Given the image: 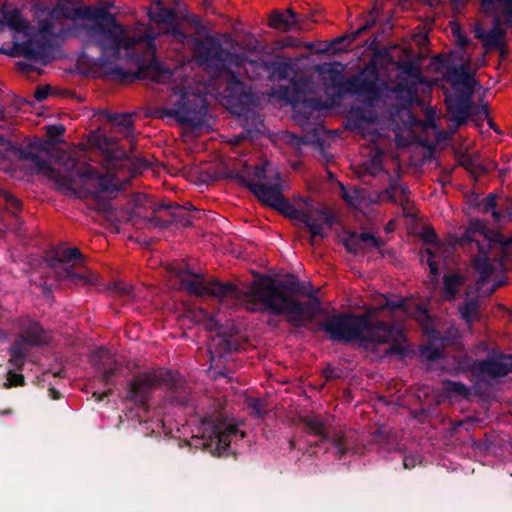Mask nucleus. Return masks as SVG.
Here are the masks:
<instances>
[{"mask_svg": "<svg viewBox=\"0 0 512 512\" xmlns=\"http://www.w3.org/2000/svg\"><path fill=\"white\" fill-rule=\"evenodd\" d=\"M0 197L6 202V204L14 210L20 209V201L9 191L0 189Z\"/></svg>", "mask_w": 512, "mask_h": 512, "instance_id": "32", "label": "nucleus"}, {"mask_svg": "<svg viewBox=\"0 0 512 512\" xmlns=\"http://www.w3.org/2000/svg\"><path fill=\"white\" fill-rule=\"evenodd\" d=\"M177 276L181 288L189 293L199 296L212 295L220 298L221 302L226 304L234 301L235 305L243 306L252 312L284 314L287 316V320L295 326H302L309 321L317 306L316 303L301 304L293 301L269 277H260L243 290L231 284L205 283L200 275L182 270L177 272Z\"/></svg>", "mask_w": 512, "mask_h": 512, "instance_id": "3", "label": "nucleus"}, {"mask_svg": "<svg viewBox=\"0 0 512 512\" xmlns=\"http://www.w3.org/2000/svg\"><path fill=\"white\" fill-rule=\"evenodd\" d=\"M449 385H450V389L452 391H455V392H458V393H465L466 392V387L463 384H461V383L451 382Z\"/></svg>", "mask_w": 512, "mask_h": 512, "instance_id": "42", "label": "nucleus"}, {"mask_svg": "<svg viewBox=\"0 0 512 512\" xmlns=\"http://www.w3.org/2000/svg\"><path fill=\"white\" fill-rule=\"evenodd\" d=\"M464 283L465 278L461 275H445L443 279L444 299L448 301L453 300Z\"/></svg>", "mask_w": 512, "mask_h": 512, "instance_id": "25", "label": "nucleus"}, {"mask_svg": "<svg viewBox=\"0 0 512 512\" xmlns=\"http://www.w3.org/2000/svg\"><path fill=\"white\" fill-rule=\"evenodd\" d=\"M477 116L480 118V119H485L488 117V110H487V107L485 105L481 106V107H478L477 108Z\"/></svg>", "mask_w": 512, "mask_h": 512, "instance_id": "43", "label": "nucleus"}, {"mask_svg": "<svg viewBox=\"0 0 512 512\" xmlns=\"http://www.w3.org/2000/svg\"><path fill=\"white\" fill-rule=\"evenodd\" d=\"M451 31L458 49L435 56L430 66L441 73L458 93L457 96H448L446 104L450 120L460 126L467 122L472 112L471 97L476 84L474 74L480 64L474 63L466 51L468 40L456 22L451 23Z\"/></svg>", "mask_w": 512, "mask_h": 512, "instance_id": "7", "label": "nucleus"}, {"mask_svg": "<svg viewBox=\"0 0 512 512\" xmlns=\"http://www.w3.org/2000/svg\"><path fill=\"white\" fill-rule=\"evenodd\" d=\"M500 285H501V282H497V283L493 284L492 289L494 290V289L498 288Z\"/></svg>", "mask_w": 512, "mask_h": 512, "instance_id": "49", "label": "nucleus"}, {"mask_svg": "<svg viewBox=\"0 0 512 512\" xmlns=\"http://www.w3.org/2000/svg\"><path fill=\"white\" fill-rule=\"evenodd\" d=\"M93 362L97 366L98 370L101 371L102 377L107 383L110 382L112 376L115 375L116 371L119 369L114 356L109 352V350L104 348H101L96 352Z\"/></svg>", "mask_w": 512, "mask_h": 512, "instance_id": "23", "label": "nucleus"}, {"mask_svg": "<svg viewBox=\"0 0 512 512\" xmlns=\"http://www.w3.org/2000/svg\"><path fill=\"white\" fill-rule=\"evenodd\" d=\"M24 384V377L22 374H17L12 371L8 372L7 382L3 384L5 388L13 386H22Z\"/></svg>", "mask_w": 512, "mask_h": 512, "instance_id": "33", "label": "nucleus"}, {"mask_svg": "<svg viewBox=\"0 0 512 512\" xmlns=\"http://www.w3.org/2000/svg\"><path fill=\"white\" fill-rule=\"evenodd\" d=\"M251 406L256 411L257 414H261L262 413V405H261V401L260 400H258V399L253 400Z\"/></svg>", "mask_w": 512, "mask_h": 512, "instance_id": "44", "label": "nucleus"}, {"mask_svg": "<svg viewBox=\"0 0 512 512\" xmlns=\"http://www.w3.org/2000/svg\"><path fill=\"white\" fill-rule=\"evenodd\" d=\"M257 124H258L259 126H263L262 121H261V120H259V119L257 120Z\"/></svg>", "mask_w": 512, "mask_h": 512, "instance_id": "52", "label": "nucleus"}, {"mask_svg": "<svg viewBox=\"0 0 512 512\" xmlns=\"http://www.w3.org/2000/svg\"><path fill=\"white\" fill-rule=\"evenodd\" d=\"M477 312L478 303L474 300L465 302V304L460 308L461 316L467 323H471L475 319Z\"/></svg>", "mask_w": 512, "mask_h": 512, "instance_id": "29", "label": "nucleus"}, {"mask_svg": "<svg viewBox=\"0 0 512 512\" xmlns=\"http://www.w3.org/2000/svg\"><path fill=\"white\" fill-rule=\"evenodd\" d=\"M212 3V0H204L205 6H210Z\"/></svg>", "mask_w": 512, "mask_h": 512, "instance_id": "50", "label": "nucleus"}, {"mask_svg": "<svg viewBox=\"0 0 512 512\" xmlns=\"http://www.w3.org/2000/svg\"><path fill=\"white\" fill-rule=\"evenodd\" d=\"M481 5L498 24L512 23V0H482Z\"/></svg>", "mask_w": 512, "mask_h": 512, "instance_id": "19", "label": "nucleus"}, {"mask_svg": "<svg viewBox=\"0 0 512 512\" xmlns=\"http://www.w3.org/2000/svg\"><path fill=\"white\" fill-rule=\"evenodd\" d=\"M64 128L62 125H52L47 127V134L50 137L58 136L63 134Z\"/></svg>", "mask_w": 512, "mask_h": 512, "instance_id": "40", "label": "nucleus"}, {"mask_svg": "<svg viewBox=\"0 0 512 512\" xmlns=\"http://www.w3.org/2000/svg\"><path fill=\"white\" fill-rule=\"evenodd\" d=\"M47 340L48 336L38 323L30 319L23 320L21 323L19 339L10 348V363L14 367L20 369L23 365L27 348L44 344Z\"/></svg>", "mask_w": 512, "mask_h": 512, "instance_id": "13", "label": "nucleus"}, {"mask_svg": "<svg viewBox=\"0 0 512 512\" xmlns=\"http://www.w3.org/2000/svg\"><path fill=\"white\" fill-rule=\"evenodd\" d=\"M269 26L282 32L306 29L303 20L292 9L272 12L269 16Z\"/></svg>", "mask_w": 512, "mask_h": 512, "instance_id": "18", "label": "nucleus"}, {"mask_svg": "<svg viewBox=\"0 0 512 512\" xmlns=\"http://www.w3.org/2000/svg\"><path fill=\"white\" fill-rule=\"evenodd\" d=\"M282 140L297 151H300L302 147L308 143L305 139L300 138L291 132H284L282 134Z\"/></svg>", "mask_w": 512, "mask_h": 512, "instance_id": "30", "label": "nucleus"}, {"mask_svg": "<svg viewBox=\"0 0 512 512\" xmlns=\"http://www.w3.org/2000/svg\"><path fill=\"white\" fill-rule=\"evenodd\" d=\"M373 106L369 104L361 115L357 112L351 116L353 128L357 129L364 137L376 143L380 134L378 127L380 126V118L372 111Z\"/></svg>", "mask_w": 512, "mask_h": 512, "instance_id": "15", "label": "nucleus"}, {"mask_svg": "<svg viewBox=\"0 0 512 512\" xmlns=\"http://www.w3.org/2000/svg\"><path fill=\"white\" fill-rule=\"evenodd\" d=\"M421 355L428 360H435L441 357V352L438 349L425 346L421 350Z\"/></svg>", "mask_w": 512, "mask_h": 512, "instance_id": "36", "label": "nucleus"}, {"mask_svg": "<svg viewBox=\"0 0 512 512\" xmlns=\"http://www.w3.org/2000/svg\"><path fill=\"white\" fill-rule=\"evenodd\" d=\"M162 379V371L144 372L132 381L129 387V397L138 403H144L148 392Z\"/></svg>", "mask_w": 512, "mask_h": 512, "instance_id": "16", "label": "nucleus"}, {"mask_svg": "<svg viewBox=\"0 0 512 512\" xmlns=\"http://www.w3.org/2000/svg\"><path fill=\"white\" fill-rule=\"evenodd\" d=\"M495 207H496V199H495V196L493 194H490L485 200H484V203H483V209L484 211L488 212V211H491L492 212V215L494 217L495 220H499L500 219V214L495 210Z\"/></svg>", "mask_w": 512, "mask_h": 512, "instance_id": "34", "label": "nucleus"}, {"mask_svg": "<svg viewBox=\"0 0 512 512\" xmlns=\"http://www.w3.org/2000/svg\"><path fill=\"white\" fill-rule=\"evenodd\" d=\"M148 9L151 30L143 35L136 28L118 24L115 17L101 7H89L85 16L94 24L88 28L87 48L96 47L100 55L95 64L113 71L120 60L132 62L138 78L159 84H170L175 100L165 113L181 122L193 121V113L202 107L203 96L221 101L238 117L255 118L259 96L246 89L237 75H249L263 68L262 63L246 56L225 51L213 37L203 40L178 31L174 25L175 11L161 6Z\"/></svg>", "mask_w": 512, "mask_h": 512, "instance_id": "1", "label": "nucleus"}, {"mask_svg": "<svg viewBox=\"0 0 512 512\" xmlns=\"http://www.w3.org/2000/svg\"><path fill=\"white\" fill-rule=\"evenodd\" d=\"M441 2L442 0H429V4L433 7H437Z\"/></svg>", "mask_w": 512, "mask_h": 512, "instance_id": "46", "label": "nucleus"}, {"mask_svg": "<svg viewBox=\"0 0 512 512\" xmlns=\"http://www.w3.org/2000/svg\"><path fill=\"white\" fill-rule=\"evenodd\" d=\"M475 370L481 375L491 378L506 376L512 372V356L479 361L475 364Z\"/></svg>", "mask_w": 512, "mask_h": 512, "instance_id": "17", "label": "nucleus"}, {"mask_svg": "<svg viewBox=\"0 0 512 512\" xmlns=\"http://www.w3.org/2000/svg\"><path fill=\"white\" fill-rule=\"evenodd\" d=\"M460 244H468L471 250L479 253L474 258V266L479 273L478 284L483 286L506 262V250L512 245V237L489 231L479 220L472 221L459 239Z\"/></svg>", "mask_w": 512, "mask_h": 512, "instance_id": "9", "label": "nucleus"}, {"mask_svg": "<svg viewBox=\"0 0 512 512\" xmlns=\"http://www.w3.org/2000/svg\"><path fill=\"white\" fill-rule=\"evenodd\" d=\"M112 120L115 125L122 126L125 131H129L131 128V117L128 115H117Z\"/></svg>", "mask_w": 512, "mask_h": 512, "instance_id": "35", "label": "nucleus"}, {"mask_svg": "<svg viewBox=\"0 0 512 512\" xmlns=\"http://www.w3.org/2000/svg\"><path fill=\"white\" fill-rule=\"evenodd\" d=\"M428 125H430V126H432V127H434V126H435L434 122H433L432 120H430V119L428 120Z\"/></svg>", "mask_w": 512, "mask_h": 512, "instance_id": "51", "label": "nucleus"}, {"mask_svg": "<svg viewBox=\"0 0 512 512\" xmlns=\"http://www.w3.org/2000/svg\"><path fill=\"white\" fill-rule=\"evenodd\" d=\"M364 170L371 176H377L383 170V155L376 151L375 154L364 164Z\"/></svg>", "mask_w": 512, "mask_h": 512, "instance_id": "28", "label": "nucleus"}, {"mask_svg": "<svg viewBox=\"0 0 512 512\" xmlns=\"http://www.w3.org/2000/svg\"><path fill=\"white\" fill-rule=\"evenodd\" d=\"M341 196L347 205L355 210L367 213L374 204L381 201H389L403 204L407 200V187L399 185L393 181L390 186L381 194H370L365 189L347 188L340 184Z\"/></svg>", "mask_w": 512, "mask_h": 512, "instance_id": "10", "label": "nucleus"}, {"mask_svg": "<svg viewBox=\"0 0 512 512\" xmlns=\"http://www.w3.org/2000/svg\"><path fill=\"white\" fill-rule=\"evenodd\" d=\"M50 393H51L53 399H59L60 396L57 391H55L54 389H51Z\"/></svg>", "mask_w": 512, "mask_h": 512, "instance_id": "48", "label": "nucleus"}, {"mask_svg": "<svg viewBox=\"0 0 512 512\" xmlns=\"http://www.w3.org/2000/svg\"><path fill=\"white\" fill-rule=\"evenodd\" d=\"M88 145L95 147L107 157L103 166L107 173L101 174L86 163L88 152L85 145H78L63 152L52 165L49 144L35 140L19 147L9 141L0 142V169L16 175H39L52 182L64 194L85 197L99 192H114L121 188V181L115 171L122 167L120 155L112 142L101 130L89 134Z\"/></svg>", "mask_w": 512, "mask_h": 512, "instance_id": "2", "label": "nucleus"}, {"mask_svg": "<svg viewBox=\"0 0 512 512\" xmlns=\"http://www.w3.org/2000/svg\"><path fill=\"white\" fill-rule=\"evenodd\" d=\"M246 184L263 204L304 224L313 237H325L333 224V216L327 210L314 206L311 201L303 200L296 207L285 199L280 174L270 162L253 167L248 172Z\"/></svg>", "mask_w": 512, "mask_h": 512, "instance_id": "6", "label": "nucleus"}, {"mask_svg": "<svg viewBox=\"0 0 512 512\" xmlns=\"http://www.w3.org/2000/svg\"><path fill=\"white\" fill-rule=\"evenodd\" d=\"M105 212H106L107 217H108L109 219H113V218H112L113 210H112V208H111L110 206L106 208V211H105Z\"/></svg>", "mask_w": 512, "mask_h": 512, "instance_id": "47", "label": "nucleus"}, {"mask_svg": "<svg viewBox=\"0 0 512 512\" xmlns=\"http://www.w3.org/2000/svg\"><path fill=\"white\" fill-rule=\"evenodd\" d=\"M6 30L11 31L14 42L10 48L1 47L0 54L29 60L40 59L55 34L50 21H41L37 32H33L23 11L7 3L0 6V34Z\"/></svg>", "mask_w": 512, "mask_h": 512, "instance_id": "8", "label": "nucleus"}, {"mask_svg": "<svg viewBox=\"0 0 512 512\" xmlns=\"http://www.w3.org/2000/svg\"><path fill=\"white\" fill-rule=\"evenodd\" d=\"M306 425L310 432L314 433L318 436L325 435V425L324 423L316 417H309L306 419Z\"/></svg>", "mask_w": 512, "mask_h": 512, "instance_id": "31", "label": "nucleus"}, {"mask_svg": "<svg viewBox=\"0 0 512 512\" xmlns=\"http://www.w3.org/2000/svg\"><path fill=\"white\" fill-rule=\"evenodd\" d=\"M381 241L370 233L351 234L344 240L346 249L354 254L362 252L367 247H380Z\"/></svg>", "mask_w": 512, "mask_h": 512, "instance_id": "22", "label": "nucleus"}, {"mask_svg": "<svg viewBox=\"0 0 512 512\" xmlns=\"http://www.w3.org/2000/svg\"><path fill=\"white\" fill-rule=\"evenodd\" d=\"M384 301V304L366 315L333 316L324 322L323 329L333 341H355L366 349L382 343L401 345L405 342V334L400 324L387 325L381 321H374L377 313L386 312L397 321L414 318L428 335L436 338V331L430 328L431 317L425 308L412 300L395 301L384 297Z\"/></svg>", "mask_w": 512, "mask_h": 512, "instance_id": "4", "label": "nucleus"}, {"mask_svg": "<svg viewBox=\"0 0 512 512\" xmlns=\"http://www.w3.org/2000/svg\"><path fill=\"white\" fill-rule=\"evenodd\" d=\"M432 83L427 81L421 74V71L416 67H407L400 75V82L398 83L395 92L397 97L402 99L408 104L417 101V95L420 89L424 91L429 89Z\"/></svg>", "mask_w": 512, "mask_h": 512, "instance_id": "14", "label": "nucleus"}, {"mask_svg": "<svg viewBox=\"0 0 512 512\" xmlns=\"http://www.w3.org/2000/svg\"><path fill=\"white\" fill-rule=\"evenodd\" d=\"M54 17V12L50 14V18L52 19Z\"/></svg>", "mask_w": 512, "mask_h": 512, "instance_id": "54", "label": "nucleus"}, {"mask_svg": "<svg viewBox=\"0 0 512 512\" xmlns=\"http://www.w3.org/2000/svg\"><path fill=\"white\" fill-rule=\"evenodd\" d=\"M468 0H444V5H449L453 12L457 13L467 3Z\"/></svg>", "mask_w": 512, "mask_h": 512, "instance_id": "39", "label": "nucleus"}, {"mask_svg": "<svg viewBox=\"0 0 512 512\" xmlns=\"http://www.w3.org/2000/svg\"><path fill=\"white\" fill-rule=\"evenodd\" d=\"M343 70L344 66L337 62L324 63L316 67L325 92L330 96L326 102L307 101L300 91L305 87L302 80L293 82L291 86H280V89L273 91L270 97L290 104L294 109L303 102L307 108L327 110L339 104L344 92L366 96L371 101L378 96L380 81L374 66L365 67L358 75L347 80L344 79Z\"/></svg>", "mask_w": 512, "mask_h": 512, "instance_id": "5", "label": "nucleus"}, {"mask_svg": "<svg viewBox=\"0 0 512 512\" xmlns=\"http://www.w3.org/2000/svg\"><path fill=\"white\" fill-rule=\"evenodd\" d=\"M324 374H325V377H326L327 379H329V378H332V377H333V371H332V369H330V368L325 369V370H324Z\"/></svg>", "mask_w": 512, "mask_h": 512, "instance_id": "45", "label": "nucleus"}, {"mask_svg": "<svg viewBox=\"0 0 512 512\" xmlns=\"http://www.w3.org/2000/svg\"><path fill=\"white\" fill-rule=\"evenodd\" d=\"M80 257L81 253L77 248H58L47 257L46 262L49 267L55 270L57 277L60 279H68L75 284H96L94 274L85 275L73 271L72 262L80 259Z\"/></svg>", "mask_w": 512, "mask_h": 512, "instance_id": "11", "label": "nucleus"}, {"mask_svg": "<svg viewBox=\"0 0 512 512\" xmlns=\"http://www.w3.org/2000/svg\"><path fill=\"white\" fill-rule=\"evenodd\" d=\"M192 318L198 323L205 327L209 331L217 330L218 321L211 315L208 314L204 309L199 308L192 311Z\"/></svg>", "mask_w": 512, "mask_h": 512, "instance_id": "27", "label": "nucleus"}, {"mask_svg": "<svg viewBox=\"0 0 512 512\" xmlns=\"http://www.w3.org/2000/svg\"><path fill=\"white\" fill-rule=\"evenodd\" d=\"M426 253L429 256L427 259V263L430 268V272L436 279L438 276V263L434 260V252L431 249H427Z\"/></svg>", "mask_w": 512, "mask_h": 512, "instance_id": "37", "label": "nucleus"}, {"mask_svg": "<svg viewBox=\"0 0 512 512\" xmlns=\"http://www.w3.org/2000/svg\"><path fill=\"white\" fill-rule=\"evenodd\" d=\"M404 466L408 467L407 460L404 461Z\"/></svg>", "mask_w": 512, "mask_h": 512, "instance_id": "53", "label": "nucleus"}, {"mask_svg": "<svg viewBox=\"0 0 512 512\" xmlns=\"http://www.w3.org/2000/svg\"><path fill=\"white\" fill-rule=\"evenodd\" d=\"M377 15H378L377 9H376V7H374L370 11L369 17L366 19L364 24H362L360 27H358L356 30L352 31L348 35H346L344 37L337 38L336 40L333 41V43H339V42H341L343 40H346V39H348L349 42L354 41L363 32L367 31L368 29H370L371 27L374 26V24L376 23Z\"/></svg>", "mask_w": 512, "mask_h": 512, "instance_id": "26", "label": "nucleus"}, {"mask_svg": "<svg viewBox=\"0 0 512 512\" xmlns=\"http://www.w3.org/2000/svg\"><path fill=\"white\" fill-rule=\"evenodd\" d=\"M397 115L403 121V127L395 126L392 128L395 141L398 146H406L412 141V126L416 123V119L407 108L399 109Z\"/></svg>", "mask_w": 512, "mask_h": 512, "instance_id": "21", "label": "nucleus"}, {"mask_svg": "<svg viewBox=\"0 0 512 512\" xmlns=\"http://www.w3.org/2000/svg\"><path fill=\"white\" fill-rule=\"evenodd\" d=\"M51 93V87L46 85L36 89L34 97L37 101L45 100Z\"/></svg>", "mask_w": 512, "mask_h": 512, "instance_id": "38", "label": "nucleus"}, {"mask_svg": "<svg viewBox=\"0 0 512 512\" xmlns=\"http://www.w3.org/2000/svg\"><path fill=\"white\" fill-rule=\"evenodd\" d=\"M235 349L236 347L231 343L230 340L219 334L211 339L208 346L212 361L218 357H223L226 353H230Z\"/></svg>", "mask_w": 512, "mask_h": 512, "instance_id": "24", "label": "nucleus"}, {"mask_svg": "<svg viewBox=\"0 0 512 512\" xmlns=\"http://www.w3.org/2000/svg\"><path fill=\"white\" fill-rule=\"evenodd\" d=\"M115 289L117 290V292H119L121 294H129L132 290V288L130 286H127L123 283H116Z\"/></svg>", "mask_w": 512, "mask_h": 512, "instance_id": "41", "label": "nucleus"}, {"mask_svg": "<svg viewBox=\"0 0 512 512\" xmlns=\"http://www.w3.org/2000/svg\"><path fill=\"white\" fill-rule=\"evenodd\" d=\"M503 25L494 21L493 28L490 31H485L480 25L475 26V36L483 42L487 51L503 48L505 41Z\"/></svg>", "mask_w": 512, "mask_h": 512, "instance_id": "20", "label": "nucleus"}, {"mask_svg": "<svg viewBox=\"0 0 512 512\" xmlns=\"http://www.w3.org/2000/svg\"><path fill=\"white\" fill-rule=\"evenodd\" d=\"M201 428L204 446L219 456L227 452L234 438L244 437V434L240 433L235 425L224 421L214 423L205 419Z\"/></svg>", "mask_w": 512, "mask_h": 512, "instance_id": "12", "label": "nucleus"}]
</instances>
